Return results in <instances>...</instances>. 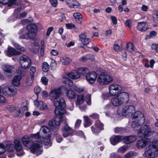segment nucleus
Here are the masks:
<instances>
[{
    "instance_id": "6e6552de",
    "label": "nucleus",
    "mask_w": 158,
    "mask_h": 158,
    "mask_svg": "<svg viewBox=\"0 0 158 158\" xmlns=\"http://www.w3.org/2000/svg\"><path fill=\"white\" fill-rule=\"evenodd\" d=\"M152 133V131L149 126L145 125L141 127L138 131V135L139 137L143 138L150 136Z\"/></svg>"
},
{
    "instance_id": "c85d7f7f",
    "label": "nucleus",
    "mask_w": 158,
    "mask_h": 158,
    "mask_svg": "<svg viewBox=\"0 0 158 158\" xmlns=\"http://www.w3.org/2000/svg\"><path fill=\"white\" fill-rule=\"evenodd\" d=\"M35 35L34 34H31L30 33H26L25 34H21L19 37L20 39H29L33 40L35 38Z\"/></svg>"
},
{
    "instance_id": "a18cd8bd",
    "label": "nucleus",
    "mask_w": 158,
    "mask_h": 158,
    "mask_svg": "<svg viewBox=\"0 0 158 158\" xmlns=\"http://www.w3.org/2000/svg\"><path fill=\"white\" fill-rule=\"evenodd\" d=\"M63 131H68L71 130V128L70 127L67 123L65 122L64 123V125L61 129Z\"/></svg>"
},
{
    "instance_id": "a878e982",
    "label": "nucleus",
    "mask_w": 158,
    "mask_h": 158,
    "mask_svg": "<svg viewBox=\"0 0 158 158\" xmlns=\"http://www.w3.org/2000/svg\"><path fill=\"white\" fill-rule=\"evenodd\" d=\"M137 27L139 31L142 32L145 31L148 29L146 23L143 22L138 23Z\"/></svg>"
},
{
    "instance_id": "6ab92c4d",
    "label": "nucleus",
    "mask_w": 158,
    "mask_h": 158,
    "mask_svg": "<svg viewBox=\"0 0 158 158\" xmlns=\"http://www.w3.org/2000/svg\"><path fill=\"white\" fill-rule=\"evenodd\" d=\"M79 37V40L83 45H87L91 41V40L89 38H86V33L81 34L80 35Z\"/></svg>"
},
{
    "instance_id": "5701e85b",
    "label": "nucleus",
    "mask_w": 158,
    "mask_h": 158,
    "mask_svg": "<svg viewBox=\"0 0 158 158\" xmlns=\"http://www.w3.org/2000/svg\"><path fill=\"white\" fill-rule=\"evenodd\" d=\"M20 53V52H18L15 49L11 47H8V50L6 52V55L9 57L13 55H19Z\"/></svg>"
},
{
    "instance_id": "b1692460",
    "label": "nucleus",
    "mask_w": 158,
    "mask_h": 158,
    "mask_svg": "<svg viewBox=\"0 0 158 158\" xmlns=\"http://www.w3.org/2000/svg\"><path fill=\"white\" fill-rule=\"evenodd\" d=\"M36 71V69L35 67L34 66L31 67L30 69V74L31 79L29 80V81H27V85H30L33 82V78L35 76Z\"/></svg>"
},
{
    "instance_id": "39448f33",
    "label": "nucleus",
    "mask_w": 158,
    "mask_h": 158,
    "mask_svg": "<svg viewBox=\"0 0 158 158\" xmlns=\"http://www.w3.org/2000/svg\"><path fill=\"white\" fill-rule=\"evenodd\" d=\"M132 121L130 124L133 128L138 127L144 124L145 119L143 114L139 111L135 112L132 118Z\"/></svg>"
},
{
    "instance_id": "a19ab883",
    "label": "nucleus",
    "mask_w": 158,
    "mask_h": 158,
    "mask_svg": "<svg viewBox=\"0 0 158 158\" xmlns=\"http://www.w3.org/2000/svg\"><path fill=\"white\" fill-rule=\"evenodd\" d=\"M12 43L13 46L18 50L22 51H25V48L23 47H22L19 45L18 43L15 42H12Z\"/></svg>"
},
{
    "instance_id": "423d86ee",
    "label": "nucleus",
    "mask_w": 158,
    "mask_h": 158,
    "mask_svg": "<svg viewBox=\"0 0 158 158\" xmlns=\"http://www.w3.org/2000/svg\"><path fill=\"white\" fill-rule=\"evenodd\" d=\"M135 112V107L132 105H127L123 107L122 110L118 109L117 114L119 115L124 116H132Z\"/></svg>"
},
{
    "instance_id": "c03bdc74",
    "label": "nucleus",
    "mask_w": 158,
    "mask_h": 158,
    "mask_svg": "<svg viewBox=\"0 0 158 158\" xmlns=\"http://www.w3.org/2000/svg\"><path fill=\"white\" fill-rule=\"evenodd\" d=\"M49 65L48 63L46 62H44L43 64L42 69L43 71L45 72L48 71Z\"/></svg>"
},
{
    "instance_id": "338daca9",
    "label": "nucleus",
    "mask_w": 158,
    "mask_h": 158,
    "mask_svg": "<svg viewBox=\"0 0 158 158\" xmlns=\"http://www.w3.org/2000/svg\"><path fill=\"white\" fill-rule=\"evenodd\" d=\"M113 23L114 24H116L117 23V19L114 16H111V17Z\"/></svg>"
},
{
    "instance_id": "2eb2a0df",
    "label": "nucleus",
    "mask_w": 158,
    "mask_h": 158,
    "mask_svg": "<svg viewBox=\"0 0 158 158\" xmlns=\"http://www.w3.org/2000/svg\"><path fill=\"white\" fill-rule=\"evenodd\" d=\"M110 93L112 96H115L118 94V93L116 91H119L122 89V87L120 85L114 84L110 85L109 87Z\"/></svg>"
},
{
    "instance_id": "7ed1b4c3",
    "label": "nucleus",
    "mask_w": 158,
    "mask_h": 158,
    "mask_svg": "<svg viewBox=\"0 0 158 158\" xmlns=\"http://www.w3.org/2000/svg\"><path fill=\"white\" fill-rule=\"evenodd\" d=\"M111 99L112 104L115 106H118L121 105L126 104L129 100V94L126 92H120Z\"/></svg>"
},
{
    "instance_id": "ddd939ff",
    "label": "nucleus",
    "mask_w": 158,
    "mask_h": 158,
    "mask_svg": "<svg viewBox=\"0 0 158 158\" xmlns=\"http://www.w3.org/2000/svg\"><path fill=\"white\" fill-rule=\"evenodd\" d=\"M17 89L12 86H5L3 87V93L6 95L13 96L17 93Z\"/></svg>"
},
{
    "instance_id": "79ce46f5",
    "label": "nucleus",
    "mask_w": 158,
    "mask_h": 158,
    "mask_svg": "<svg viewBox=\"0 0 158 158\" xmlns=\"http://www.w3.org/2000/svg\"><path fill=\"white\" fill-rule=\"evenodd\" d=\"M90 58H91L92 59H93L94 58V56L92 55L88 54L86 55H85L81 57L80 60L81 61L85 62L87 60L89 59Z\"/></svg>"
},
{
    "instance_id": "13d9d810",
    "label": "nucleus",
    "mask_w": 158,
    "mask_h": 158,
    "mask_svg": "<svg viewBox=\"0 0 158 158\" xmlns=\"http://www.w3.org/2000/svg\"><path fill=\"white\" fill-rule=\"evenodd\" d=\"M66 27L68 29H71L75 27V25L72 23H66L65 24Z\"/></svg>"
},
{
    "instance_id": "9d476101",
    "label": "nucleus",
    "mask_w": 158,
    "mask_h": 158,
    "mask_svg": "<svg viewBox=\"0 0 158 158\" xmlns=\"http://www.w3.org/2000/svg\"><path fill=\"white\" fill-rule=\"evenodd\" d=\"M15 145L12 144L6 145V150L8 152H12L15 149L17 151L19 152L23 149V147L19 140L15 139L14 141Z\"/></svg>"
},
{
    "instance_id": "dca6fc26",
    "label": "nucleus",
    "mask_w": 158,
    "mask_h": 158,
    "mask_svg": "<svg viewBox=\"0 0 158 158\" xmlns=\"http://www.w3.org/2000/svg\"><path fill=\"white\" fill-rule=\"evenodd\" d=\"M150 142V140L149 138L140 139L138 141L136 146L138 149L141 150L146 147Z\"/></svg>"
},
{
    "instance_id": "69168bd1",
    "label": "nucleus",
    "mask_w": 158,
    "mask_h": 158,
    "mask_svg": "<svg viewBox=\"0 0 158 158\" xmlns=\"http://www.w3.org/2000/svg\"><path fill=\"white\" fill-rule=\"evenodd\" d=\"M152 145L154 146V147L156 148V152H158V140H156L154 143L152 144Z\"/></svg>"
},
{
    "instance_id": "bb28decb",
    "label": "nucleus",
    "mask_w": 158,
    "mask_h": 158,
    "mask_svg": "<svg viewBox=\"0 0 158 158\" xmlns=\"http://www.w3.org/2000/svg\"><path fill=\"white\" fill-rule=\"evenodd\" d=\"M34 103L36 107H39L41 110H44L47 107L46 104L43 101H39L37 100L34 101Z\"/></svg>"
},
{
    "instance_id": "f03ea898",
    "label": "nucleus",
    "mask_w": 158,
    "mask_h": 158,
    "mask_svg": "<svg viewBox=\"0 0 158 158\" xmlns=\"http://www.w3.org/2000/svg\"><path fill=\"white\" fill-rule=\"evenodd\" d=\"M23 144L25 147L30 148L31 152L32 153L38 155L42 152L41 143L40 141H31L30 137L25 135L22 138Z\"/></svg>"
},
{
    "instance_id": "e433bc0d",
    "label": "nucleus",
    "mask_w": 158,
    "mask_h": 158,
    "mask_svg": "<svg viewBox=\"0 0 158 158\" xmlns=\"http://www.w3.org/2000/svg\"><path fill=\"white\" fill-rule=\"evenodd\" d=\"M63 81L67 85H69L70 86H72L73 85L72 81L66 77H64L63 79Z\"/></svg>"
},
{
    "instance_id": "c756f323",
    "label": "nucleus",
    "mask_w": 158,
    "mask_h": 158,
    "mask_svg": "<svg viewBox=\"0 0 158 158\" xmlns=\"http://www.w3.org/2000/svg\"><path fill=\"white\" fill-rule=\"evenodd\" d=\"M21 77L20 76H15L13 78L12 84L15 86H19L20 84Z\"/></svg>"
},
{
    "instance_id": "bf43d9fd",
    "label": "nucleus",
    "mask_w": 158,
    "mask_h": 158,
    "mask_svg": "<svg viewBox=\"0 0 158 158\" xmlns=\"http://www.w3.org/2000/svg\"><path fill=\"white\" fill-rule=\"evenodd\" d=\"M131 20L130 19H127L126 20L125 25L126 26L130 28H131Z\"/></svg>"
},
{
    "instance_id": "e2e57ef3",
    "label": "nucleus",
    "mask_w": 158,
    "mask_h": 158,
    "mask_svg": "<svg viewBox=\"0 0 158 158\" xmlns=\"http://www.w3.org/2000/svg\"><path fill=\"white\" fill-rule=\"evenodd\" d=\"M90 117L94 119H97L98 118L99 115L96 113H93L89 115Z\"/></svg>"
},
{
    "instance_id": "72a5a7b5",
    "label": "nucleus",
    "mask_w": 158,
    "mask_h": 158,
    "mask_svg": "<svg viewBox=\"0 0 158 158\" xmlns=\"http://www.w3.org/2000/svg\"><path fill=\"white\" fill-rule=\"evenodd\" d=\"M138 155L137 152L130 151L126 153L124 155V158H135V157Z\"/></svg>"
},
{
    "instance_id": "8fccbe9b",
    "label": "nucleus",
    "mask_w": 158,
    "mask_h": 158,
    "mask_svg": "<svg viewBox=\"0 0 158 158\" xmlns=\"http://www.w3.org/2000/svg\"><path fill=\"white\" fill-rule=\"evenodd\" d=\"M31 137L33 138L38 139L40 138V132H38L35 134H31Z\"/></svg>"
},
{
    "instance_id": "20e7f679",
    "label": "nucleus",
    "mask_w": 158,
    "mask_h": 158,
    "mask_svg": "<svg viewBox=\"0 0 158 158\" xmlns=\"http://www.w3.org/2000/svg\"><path fill=\"white\" fill-rule=\"evenodd\" d=\"M19 63L20 67L19 68L18 73L24 75L25 72L23 69H27L30 68L31 64V60L27 56L23 55L20 56L19 59Z\"/></svg>"
},
{
    "instance_id": "680f3d73",
    "label": "nucleus",
    "mask_w": 158,
    "mask_h": 158,
    "mask_svg": "<svg viewBox=\"0 0 158 158\" xmlns=\"http://www.w3.org/2000/svg\"><path fill=\"white\" fill-rule=\"evenodd\" d=\"M17 0H10L9 2L8 6H12L15 4Z\"/></svg>"
},
{
    "instance_id": "cd10ccee",
    "label": "nucleus",
    "mask_w": 158,
    "mask_h": 158,
    "mask_svg": "<svg viewBox=\"0 0 158 158\" xmlns=\"http://www.w3.org/2000/svg\"><path fill=\"white\" fill-rule=\"evenodd\" d=\"M137 139V137L135 135H130L124 137L123 139L126 143L129 144L133 142Z\"/></svg>"
},
{
    "instance_id": "49530a36",
    "label": "nucleus",
    "mask_w": 158,
    "mask_h": 158,
    "mask_svg": "<svg viewBox=\"0 0 158 158\" xmlns=\"http://www.w3.org/2000/svg\"><path fill=\"white\" fill-rule=\"evenodd\" d=\"M91 95L90 94H87L85 98V100L87 104L90 105L91 104Z\"/></svg>"
},
{
    "instance_id": "f257e3e1",
    "label": "nucleus",
    "mask_w": 158,
    "mask_h": 158,
    "mask_svg": "<svg viewBox=\"0 0 158 158\" xmlns=\"http://www.w3.org/2000/svg\"><path fill=\"white\" fill-rule=\"evenodd\" d=\"M60 93L61 89L58 88L52 89L49 94L50 99L53 101L55 107L56 116L53 120L49 121L48 124L50 128L54 131H56L58 129V126L63 121V115L66 112L64 108L65 105V100L60 97Z\"/></svg>"
},
{
    "instance_id": "412c9836",
    "label": "nucleus",
    "mask_w": 158,
    "mask_h": 158,
    "mask_svg": "<svg viewBox=\"0 0 158 158\" xmlns=\"http://www.w3.org/2000/svg\"><path fill=\"white\" fill-rule=\"evenodd\" d=\"M67 6L71 8H76L78 7L80 4L75 0H65Z\"/></svg>"
},
{
    "instance_id": "37998d69",
    "label": "nucleus",
    "mask_w": 158,
    "mask_h": 158,
    "mask_svg": "<svg viewBox=\"0 0 158 158\" xmlns=\"http://www.w3.org/2000/svg\"><path fill=\"white\" fill-rule=\"evenodd\" d=\"M128 146L127 145H124L121 147L117 150V152L118 153H124L128 150Z\"/></svg>"
},
{
    "instance_id": "0e129e2a",
    "label": "nucleus",
    "mask_w": 158,
    "mask_h": 158,
    "mask_svg": "<svg viewBox=\"0 0 158 158\" xmlns=\"http://www.w3.org/2000/svg\"><path fill=\"white\" fill-rule=\"evenodd\" d=\"M53 27H49L47 30V31L46 34V35L47 36H48L50 34L51 32L53 30Z\"/></svg>"
},
{
    "instance_id": "a211bd4d",
    "label": "nucleus",
    "mask_w": 158,
    "mask_h": 158,
    "mask_svg": "<svg viewBox=\"0 0 158 158\" xmlns=\"http://www.w3.org/2000/svg\"><path fill=\"white\" fill-rule=\"evenodd\" d=\"M124 137L122 135H113L110 138V143L113 145H115L123 140Z\"/></svg>"
},
{
    "instance_id": "4be33fe9",
    "label": "nucleus",
    "mask_w": 158,
    "mask_h": 158,
    "mask_svg": "<svg viewBox=\"0 0 158 158\" xmlns=\"http://www.w3.org/2000/svg\"><path fill=\"white\" fill-rule=\"evenodd\" d=\"M2 69L6 75L9 77L12 75V72L13 66L8 64H5L2 67Z\"/></svg>"
},
{
    "instance_id": "864d4df0",
    "label": "nucleus",
    "mask_w": 158,
    "mask_h": 158,
    "mask_svg": "<svg viewBox=\"0 0 158 158\" xmlns=\"http://www.w3.org/2000/svg\"><path fill=\"white\" fill-rule=\"evenodd\" d=\"M74 89L76 91L80 93L82 92L84 90V89L83 88H81L78 86H74Z\"/></svg>"
},
{
    "instance_id": "052dcab7",
    "label": "nucleus",
    "mask_w": 158,
    "mask_h": 158,
    "mask_svg": "<svg viewBox=\"0 0 158 158\" xmlns=\"http://www.w3.org/2000/svg\"><path fill=\"white\" fill-rule=\"evenodd\" d=\"M154 22L156 23H158V12H157L153 16Z\"/></svg>"
},
{
    "instance_id": "9b49d317",
    "label": "nucleus",
    "mask_w": 158,
    "mask_h": 158,
    "mask_svg": "<svg viewBox=\"0 0 158 158\" xmlns=\"http://www.w3.org/2000/svg\"><path fill=\"white\" fill-rule=\"evenodd\" d=\"M144 154L148 158H154L157 155L156 148L152 145H149L146 148Z\"/></svg>"
},
{
    "instance_id": "f3484780",
    "label": "nucleus",
    "mask_w": 158,
    "mask_h": 158,
    "mask_svg": "<svg viewBox=\"0 0 158 158\" xmlns=\"http://www.w3.org/2000/svg\"><path fill=\"white\" fill-rule=\"evenodd\" d=\"M7 109L11 112H12L15 117H18L20 114H22V111L18 108L13 105H8L6 106Z\"/></svg>"
},
{
    "instance_id": "3c124183",
    "label": "nucleus",
    "mask_w": 158,
    "mask_h": 158,
    "mask_svg": "<svg viewBox=\"0 0 158 158\" xmlns=\"http://www.w3.org/2000/svg\"><path fill=\"white\" fill-rule=\"evenodd\" d=\"M41 90L40 87L39 86H35L34 89V91L35 94L37 95V97H38V95L40 93Z\"/></svg>"
},
{
    "instance_id": "473e14b6",
    "label": "nucleus",
    "mask_w": 158,
    "mask_h": 158,
    "mask_svg": "<svg viewBox=\"0 0 158 158\" xmlns=\"http://www.w3.org/2000/svg\"><path fill=\"white\" fill-rule=\"evenodd\" d=\"M73 16L78 23H81L82 17L80 13L79 12L74 13L73 14Z\"/></svg>"
},
{
    "instance_id": "393cba45",
    "label": "nucleus",
    "mask_w": 158,
    "mask_h": 158,
    "mask_svg": "<svg viewBox=\"0 0 158 158\" xmlns=\"http://www.w3.org/2000/svg\"><path fill=\"white\" fill-rule=\"evenodd\" d=\"M50 135H47L46 137H44L42 138L41 139L42 142H40L41 143V144H42V143H43L45 145H48L49 147L51 146L52 144V143L50 142L51 137ZM41 146H42V145H41ZM42 150L43 151V149H42Z\"/></svg>"
},
{
    "instance_id": "5fc2aeb1",
    "label": "nucleus",
    "mask_w": 158,
    "mask_h": 158,
    "mask_svg": "<svg viewBox=\"0 0 158 158\" xmlns=\"http://www.w3.org/2000/svg\"><path fill=\"white\" fill-rule=\"evenodd\" d=\"M51 5L54 7H56L58 5L57 0H49Z\"/></svg>"
},
{
    "instance_id": "f704fd0d",
    "label": "nucleus",
    "mask_w": 158,
    "mask_h": 158,
    "mask_svg": "<svg viewBox=\"0 0 158 158\" xmlns=\"http://www.w3.org/2000/svg\"><path fill=\"white\" fill-rule=\"evenodd\" d=\"M60 60L63 64L64 65H68L71 62V60L69 58L63 56L60 58Z\"/></svg>"
},
{
    "instance_id": "c9c22d12",
    "label": "nucleus",
    "mask_w": 158,
    "mask_h": 158,
    "mask_svg": "<svg viewBox=\"0 0 158 158\" xmlns=\"http://www.w3.org/2000/svg\"><path fill=\"white\" fill-rule=\"evenodd\" d=\"M83 118L85 121L84 125L85 127H89L92 124V121L88 116H84Z\"/></svg>"
},
{
    "instance_id": "09e8293b",
    "label": "nucleus",
    "mask_w": 158,
    "mask_h": 158,
    "mask_svg": "<svg viewBox=\"0 0 158 158\" xmlns=\"http://www.w3.org/2000/svg\"><path fill=\"white\" fill-rule=\"evenodd\" d=\"M110 96L112 95L110 92L109 93H106L102 94V98L103 99H107L109 97H110Z\"/></svg>"
},
{
    "instance_id": "aec40b11",
    "label": "nucleus",
    "mask_w": 158,
    "mask_h": 158,
    "mask_svg": "<svg viewBox=\"0 0 158 158\" xmlns=\"http://www.w3.org/2000/svg\"><path fill=\"white\" fill-rule=\"evenodd\" d=\"M26 28L28 32V33L34 34L35 35V33L38 31V27L34 23L29 24L27 26Z\"/></svg>"
},
{
    "instance_id": "ea45409f",
    "label": "nucleus",
    "mask_w": 158,
    "mask_h": 158,
    "mask_svg": "<svg viewBox=\"0 0 158 158\" xmlns=\"http://www.w3.org/2000/svg\"><path fill=\"white\" fill-rule=\"evenodd\" d=\"M84 96L83 95L81 94L78 95L76 105H79L82 104L84 102Z\"/></svg>"
},
{
    "instance_id": "6e6d98bb",
    "label": "nucleus",
    "mask_w": 158,
    "mask_h": 158,
    "mask_svg": "<svg viewBox=\"0 0 158 158\" xmlns=\"http://www.w3.org/2000/svg\"><path fill=\"white\" fill-rule=\"evenodd\" d=\"M81 120L78 119H77L75 123V128L76 129L78 128L81 124Z\"/></svg>"
},
{
    "instance_id": "4468645a",
    "label": "nucleus",
    "mask_w": 158,
    "mask_h": 158,
    "mask_svg": "<svg viewBox=\"0 0 158 158\" xmlns=\"http://www.w3.org/2000/svg\"><path fill=\"white\" fill-rule=\"evenodd\" d=\"M103 126L104 125L100 121H96L94 125L91 127V129L93 133L96 135L103 129Z\"/></svg>"
},
{
    "instance_id": "2f4dec72",
    "label": "nucleus",
    "mask_w": 158,
    "mask_h": 158,
    "mask_svg": "<svg viewBox=\"0 0 158 158\" xmlns=\"http://www.w3.org/2000/svg\"><path fill=\"white\" fill-rule=\"evenodd\" d=\"M67 96L68 98L73 99L76 97V94L73 90L69 89L67 92Z\"/></svg>"
},
{
    "instance_id": "de8ad7c7",
    "label": "nucleus",
    "mask_w": 158,
    "mask_h": 158,
    "mask_svg": "<svg viewBox=\"0 0 158 158\" xmlns=\"http://www.w3.org/2000/svg\"><path fill=\"white\" fill-rule=\"evenodd\" d=\"M124 131L123 128L116 127L115 128L114 132L116 134H119L122 133Z\"/></svg>"
},
{
    "instance_id": "f8f14e48",
    "label": "nucleus",
    "mask_w": 158,
    "mask_h": 158,
    "mask_svg": "<svg viewBox=\"0 0 158 158\" xmlns=\"http://www.w3.org/2000/svg\"><path fill=\"white\" fill-rule=\"evenodd\" d=\"M86 78L87 81L90 84H93L95 82L97 77V73L94 71L88 72V70L86 68Z\"/></svg>"
},
{
    "instance_id": "1a4fd4ad",
    "label": "nucleus",
    "mask_w": 158,
    "mask_h": 158,
    "mask_svg": "<svg viewBox=\"0 0 158 158\" xmlns=\"http://www.w3.org/2000/svg\"><path fill=\"white\" fill-rule=\"evenodd\" d=\"M113 81L112 77L108 74L102 73L97 78V81L101 85L108 84Z\"/></svg>"
},
{
    "instance_id": "774afa93",
    "label": "nucleus",
    "mask_w": 158,
    "mask_h": 158,
    "mask_svg": "<svg viewBox=\"0 0 158 158\" xmlns=\"http://www.w3.org/2000/svg\"><path fill=\"white\" fill-rule=\"evenodd\" d=\"M152 49L156 50L158 53V44H153L152 46Z\"/></svg>"
},
{
    "instance_id": "0eeeda50",
    "label": "nucleus",
    "mask_w": 158,
    "mask_h": 158,
    "mask_svg": "<svg viewBox=\"0 0 158 158\" xmlns=\"http://www.w3.org/2000/svg\"><path fill=\"white\" fill-rule=\"evenodd\" d=\"M86 69L85 68H81L77 70H73L71 72L67 73L66 76L72 79H77L80 77L81 74L85 75Z\"/></svg>"
},
{
    "instance_id": "4d7b16f0",
    "label": "nucleus",
    "mask_w": 158,
    "mask_h": 158,
    "mask_svg": "<svg viewBox=\"0 0 158 158\" xmlns=\"http://www.w3.org/2000/svg\"><path fill=\"white\" fill-rule=\"evenodd\" d=\"M41 81L43 84L46 85L48 84V80L45 77H42L41 78Z\"/></svg>"
},
{
    "instance_id": "603ef678",
    "label": "nucleus",
    "mask_w": 158,
    "mask_h": 158,
    "mask_svg": "<svg viewBox=\"0 0 158 158\" xmlns=\"http://www.w3.org/2000/svg\"><path fill=\"white\" fill-rule=\"evenodd\" d=\"M6 149L4 145L2 144H0V154H3L5 151Z\"/></svg>"
},
{
    "instance_id": "58836bf2",
    "label": "nucleus",
    "mask_w": 158,
    "mask_h": 158,
    "mask_svg": "<svg viewBox=\"0 0 158 158\" xmlns=\"http://www.w3.org/2000/svg\"><path fill=\"white\" fill-rule=\"evenodd\" d=\"M126 48L127 50L130 52H133L135 51V48L133 44L131 43L127 44Z\"/></svg>"
},
{
    "instance_id": "4c0bfd02",
    "label": "nucleus",
    "mask_w": 158,
    "mask_h": 158,
    "mask_svg": "<svg viewBox=\"0 0 158 158\" xmlns=\"http://www.w3.org/2000/svg\"><path fill=\"white\" fill-rule=\"evenodd\" d=\"M40 130L42 131L44 134H47V135H50L51 132L49 128L45 126H43L41 127Z\"/></svg>"
},
{
    "instance_id": "7c9ffc66",
    "label": "nucleus",
    "mask_w": 158,
    "mask_h": 158,
    "mask_svg": "<svg viewBox=\"0 0 158 158\" xmlns=\"http://www.w3.org/2000/svg\"><path fill=\"white\" fill-rule=\"evenodd\" d=\"M122 46V41L121 40H118L116 41L113 46L114 50L115 51H118L120 48Z\"/></svg>"
}]
</instances>
